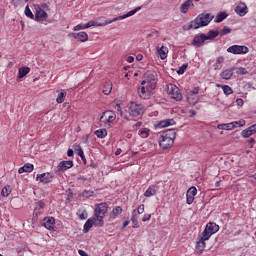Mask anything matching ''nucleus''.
I'll list each match as a JSON object with an SVG mask.
<instances>
[{
	"mask_svg": "<svg viewBox=\"0 0 256 256\" xmlns=\"http://www.w3.org/2000/svg\"><path fill=\"white\" fill-rule=\"evenodd\" d=\"M74 151H75L76 155H78V157H81V156H83L85 154L83 152V149L79 145H75L74 146Z\"/></svg>",
	"mask_w": 256,
	"mask_h": 256,
	"instance_id": "nucleus-46",
	"label": "nucleus"
},
{
	"mask_svg": "<svg viewBox=\"0 0 256 256\" xmlns=\"http://www.w3.org/2000/svg\"><path fill=\"white\" fill-rule=\"evenodd\" d=\"M126 61H127L128 63H133V61H135V58H134L133 56H128L127 59H126Z\"/></svg>",
	"mask_w": 256,
	"mask_h": 256,
	"instance_id": "nucleus-59",
	"label": "nucleus"
},
{
	"mask_svg": "<svg viewBox=\"0 0 256 256\" xmlns=\"http://www.w3.org/2000/svg\"><path fill=\"white\" fill-rule=\"evenodd\" d=\"M112 90H113V85L111 84V82H106L103 86L104 95H110Z\"/></svg>",
	"mask_w": 256,
	"mask_h": 256,
	"instance_id": "nucleus-29",
	"label": "nucleus"
},
{
	"mask_svg": "<svg viewBox=\"0 0 256 256\" xmlns=\"http://www.w3.org/2000/svg\"><path fill=\"white\" fill-rule=\"evenodd\" d=\"M129 220H125L124 222H123V229H125V227H127L128 225H129Z\"/></svg>",
	"mask_w": 256,
	"mask_h": 256,
	"instance_id": "nucleus-63",
	"label": "nucleus"
},
{
	"mask_svg": "<svg viewBox=\"0 0 256 256\" xmlns=\"http://www.w3.org/2000/svg\"><path fill=\"white\" fill-rule=\"evenodd\" d=\"M143 213H145V205L144 204L140 205L136 210V215H138V216L143 215Z\"/></svg>",
	"mask_w": 256,
	"mask_h": 256,
	"instance_id": "nucleus-50",
	"label": "nucleus"
},
{
	"mask_svg": "<svg viewBox=\"0 0 256 256\" xmlns=\"http://www.w3.org/2000/svg\"><path fill=\"white\" fill-rule=\"evenodd\" d=\"M235 13L239 15V17H245L246 13H249V9L247 8V4L245 2H239L235 8Z\"/></svg>",
	"mask_w": 256,
	"mask_h": 256,
	"instance_id": "nucleus-13",
	"label": "nucleus"
},
{
	"mask_svg": "<svg viewBox=\"0 0 256 256\" xmlns=\"http://www.w3.org/2000/svg\"><path fill=\"white\" fill-rule=\"evenodd\" d=\"M121 213H123V209H121V207L116 206L113 210H112V215L113 218L115 219V217H117V215H121Z\"/></svg>",
	"mask_w": 256,
	"mask_h": 256,
	"instance_id": "nucleus-45",
	"label": "nucleus"
},
{
	"mask_svg": "<svg viewBox=\"0 0 256 256\" xmlns=\"http://www.w3.org/2000/svg\"><path fill=\"white\" fill-rule=\"evenodd\" d=\"M218 129H221L222 131H233V129H235V125H233V122L219 124Z\"/></svg>",
	"mask_w": 256,
	"mask_h": 256,
	"instance_id": "nucleus-25",
	"label": "nucleus"
},
{
	"mask_svg": "<svg viewBox=\"0 0 256 256\" xmlns=\"http://www.w3.org/2000/svg\"><path fill=\"white\" fill-rule=\"evenodd\" d=\"M195 195H197V188L195 186H192L188 189L186 193V203L188 205H191L193 201H195Z\"/></svg>",
	"mask_w": 256,
	"mask_h": 256,
	"instance_id": "nucleus-14",
	"label": "nucleus"
},
{
	"mask_svg": "<svg viewBox=\"0 0 256 256\" xmlns=\"http://www.w3.org/2000/svg\"><path fill=\"white\" fill-rule=\"evenodd\" d=\"M171 125H175V121L173 119L162 120L157 124L158 129H165V127H171Z\"/></svg>",
	"mask_w": 256,
	"mask_h": 256,
	"instance_id": "nucleus-21",
	"label": "nucleus"
},
{
	"mask_svg": "<svg viewBox=\"0 0 256 256\" xmlns=\"http://www.w3.org/2000/svg\"><path fill=\"white\" fill-rule=\"evenodd\" d=\"M93 225H95L97 227V221H95V218H89L85 224H84V228H83V233H89V231H91V228L93 227Z\"/></svg>",
	"mask_w": 256,
	"mask_h": 256,
	"instance_id": "nucleus-18",
	"label": "nucleus"
},
{
	"mask_svg": "<svg viewBox=\"0 0 256 256\" xmlns=\"http://www.w3.org/2000/svg\"><path fill=\"white\" fill-rule=\"evenodd\" d=\"M205 229L207 231H209L212 235H215V233H217V231H219V225H217L216 223L213 222H209Z\"/></svg>",
	"mask_w": 256,
	"mask_h": 256,
	"instance_id": "nucleus-22",
	"label": "nucleus"
},
{
	"mask_svg": "<svg viewBox=\"0 0 256 256\" xmlns=\"http://www.w3.org/2000/svg\"><path fill=\"white\" fill-rule=\"evenodd\" d=\"M86 28V24H78L73 28V31H83Z\"/></svg>",
	"mask_w": 256,
	"mask_h": 256,
	"instance_id": "nucleus-52",
	"label": "nucleus"
},
{
	"mask_svg": "<svg viewBox=\"0 0 256 256\" xmlns=\"http://www.w3.org/2000/svg\"><path fill=\"white\" fill-rule=\"evenodd\" d=\"M177 137V132L175 129H168L164 131L158 140L161 149H169L175 144V138Z\"/></svg>",
	"mask_w": 256,
	"mask_h": 256,
	"instance_id": "nucleus-2",
	"label": "nucleus"
},
{
	"mask_svg": "<svg viewBox=\"0 0 256 256\" xmlns=\"http://www.w3.org/2000/svg\"><path fill=\"white\" fill-rule=\"evenodd\" d=\"M71 167H73V161L68 160V161H61L58 164V171H61L62 173H65V171H67L68 169H71Z\"/></svg>",
	"mask_w": 256,
	"mask_h": 256,
	"instance_id": "nucleus-17",
	"label": "nucleus"
},
{
	"mask_svg": "<svg viewBox=\"0 0 256 256\" xmlns=\"http://www.w3.org/2000/svg\"><path fill=\"white\" fill-rule=\"evenodd\" d=\"M136 59H137L138 61H143V54H138V55L136 56Z\"/></svg>",
	"mask_w": 256,
	"mask_h": 256,
	"instance_id": "nucleus-62",
	"label": "nucleus"
},
{
	"mask_svg": "<svg viewBox=\"0 0 256 256\" xmlns=\"http://www.w3.org/2000/svg\"><path fill=\"white\" fill-rule=\"evenodd\" d=\"M114 109H115V111L118 112V115H120V117H123L124 119H126V121H129V116H127V115L123 116V111H121V105L120 104H116Z\"/></svg>",
	"mask_w": 256,
	"mask_h": 256,
	"instance_id": "nucleus-40",
	"label": "nucleus"
},
{
	"mask_svg": "<svg viewBox=\"0 0 256 256\" xmlns=\"http://www.w3.org/2000/svg\"><path fill=\"white\" fill-rule=\"evenodd\" d=\"M95 135L96 137H98L99 139H105L106 135H107V130L106 129H99L95 131Z\"/></svg>",
	"mask_w": 256,
	"mask_h": 256,
	"instance_id": "nucleus-34",
	"label": "nucleus"
},
{
	"mask_svg": "<svg viewBox=\"0 0 256 256\" xmlns=\"http://www.w3.org/2000/svg\"><path fill=\"white\" fill-rule=\"evenodd\" d=\"M225 61V58L223 56H220L216 59V66L219 67V65H221V63H223Z\"/></svg>",
	"mask_w": 256,
	"mask_h": 256,
	"instance_id": "nucleus-53",
	"label": "nucleus"
},
{
	"mask_svg": "<svg viewBox=\"0 0 256 256\" xmlns=\"http://www.w3.org/2000/svg\"><path fill=\"white\" fill-rule=\"evenodd\" d=\"M145 79L146 80L142 81V85H148L152 89L157 87V74L155 72H146Z\"/></svg>",
	"mask_w": 256,
	"mask_h": 256,
	"instance_id": "nucleus-8",
	"label": "nucleus"
},
{
	"mask_svg": "<svg viewBox=\"0 0 256 256\" xmlns=\"http://www.w3.org/2000/svg\"><path fill=\"white\" fill-rule=\"evenodd\" d=\"M227 52L232 53L233 55H247V53H249V48L247 46L232 45L227 48Z\"/></svg>",
	"mask_w": 256,
	"mask_h": 256,
	"instance_id": "nucleus-9",
	"label": "nucleus"
},
{
	"mask_svg": "<svg viewBox=\"0 0 256 256\" xmlns=\"http://www.w3.org/2000/svg\"><path fill=\"white\" fill-rule=\"evenodd\" d=\"M169 53V48L162 46L161 48H158V55L160 59H167V55Z\"/></svg>",
	"mask_w": 256,
	"mask_h": 256,
	"instance_id": "nucleus-24",
	"label": "nucleus"
},
{
	"mask_svg": "<svg viewBox=\"0 0 256 256\" xmlns=\"http://www.w3.org/2000/svg\"><path fill=\"white\" fill-rule=\"evenodd\" d=\"M125 111L128 113L129 117H141L143 113H145V107L136 102H130L125 107Z\"/></svg>",
	"mask_w": 256,
	"mask_h": 256,
	"instance_id": "nucleus-5",
	"label": "nucleus"
},
{
	"mask_svg": "<svg viewBox=\"0 0 256 256\" xmlns=\"http://www.w3.org/2000/svg\"><path fill=\"white\" fill-rule=\"evenodd\" d=\"M67 155H68L69 157H73V155H75L73 149L69 148L68 151H67Z\"/></svg>",
	"mask_w": 256,
	"mask_h": 256,
	"instance_id": "nucleus-58",
	"label": "nucleus"
},
{
	"mask_svg": "<svg viewBox=\"0 0 256 256\" xmlns=\"http://www.w3.org/2000/svg\"><path fill=\"white\" fill-rule=\"evenodd\" d=\"M33 171V164L27 163L23 167H20L18 173L21 175L23 173H31Z\"/></svg>",
	"mask_w": 256,
	"mask_h": 256,
	"instance_id": "nucleus-23",
	"label": "nucleus"
},
{
	"mask_svg": "<svg viewBox=\"0 0 256 256\" xmlns=\"http://www.w3.org/2000/svg\"><path fill=\"white\" fill-rule=\"evenodd\" d=\"M188 64H183L177 71L178 75H183L187 71Z\"/></svg>",
	"mask_w": 256,
	"mask_h": 256,
	"instance_id": "nucleus-51",
	"label": "nucleus"
},
{
	"mask_svg": "<svg viewBox=\"0 0 256 256\" xmlns=\"http://www.w3.org/2000/svg\"><path fill=\"white\" fill-rule=\"evenodd\" d=\"M191 5H193V2L191 0H187L185 3H183L180 6L181 13H187V11H189V7H191Z\"/></svg>",
	"mask_w": 256,
	"mask_h": 256,
	"instance_id": "nucleus-27",
	"label": "nucleus"
},
{
	"mask_svg": "<svg viewBox=\"0 0 256 256\" xmlns=\"http://www.w3.org/2000/svg\"><path fill=\"white\" fill-rule=\"evenodd\" d=\"M117 119V115L113 111H105L103 115L100 117L101 123H113Z\"/></svg>",
	"mask_w": 256,
	"mask_h": 256,
	"instance_id": "nucleus-10",
	"label": "nucleus"
},
{
	"mask_svg": "<svg viewBox=\"0 0 256 256\" xmlns=\"http://www.w3.org/2000/svg\"><path fill=\"white\" fill-rule=\"evenodd\" d=\"M77 215L79 219L85 220L89 217V214L87 213V210L85 209H79L77 212Z\"/></svg>",
	"mask_w": 256,
	"mask_h": 256,
	"instance_id": "nucleus-35",
	"label": "nucleus"
},
{
	"mask_svg": "<svg viewBox=\"0 0 256 256\" xmlns=\"http://www.w3.org/2000/svg\"><path fill=\"white\" fill-rule=\"evenodd\" d=\"M190 117H195V115H197V112H195V110H190Z\"/></svg>",
	"mask_w": 256,
	"mask_h": 256,
	"instance_id": "nucleus-61",
	"label": "nucleus"
},
{
	"mask_svg": "<svg viewBox=\"0 0 256 256\" xmlns=\"http://www.w3.org/2000/svg\"><path fill=\"white\" fill-rule=\"evenodd\" d=\"M41 225L48 229L49 231L53 230L55 227V218L53 217H46L43 219Z\"/></svg>",
	"mask_w": 256,
	"mask_h": 256,
	"instance_id": "nucleus-16",
	"label": "nucleus"
},
{
	"mask_svg": "<svg viewBox=\"0 0 256 256\" xmlns=\"http://www.w3.org/2000/svg\"><path fill=\"white\" fill-rule=\"evenodd\" d=\"M109 211V205L107 203H100L95 205L93 218L96 221V227H103L105 225V215H107V212Z\"/></svg>",
	"mask_w": 256,
	"mask_h": 256,
	"instance_id": "nucleus-3",
	"label": "nucleus"
},
{
	"mask_svg": "<svg viewBox=\"0 0 256 256\" xmlns=\"http://www.w3.org/2000/svg\"><path fill=\"white\" fill-rule=\"evenodd\" d=\"M65 97H67V92L65 90H61L56 98V102L61 104L65 101Z\"/></svg>",
	"mask_w": 256,
	"mask_h": 256,
	"instance_id": "nucleus-31",
	"label": "nucleus"
},
{
	"mask_svg": "<svg viewBox=\"0 0 256 256\" xmlns=\"http://www.w3.org/2000/svg\"><path fill=\"white\" fill-rule=\"evenodd\" d=\"M157 194V188L155 185L149 186L148 189L145 191L144 196L146 197H153V195Z\"/></svg>",
	"mask_w": 256,
	"mask_h": 256,
	"instance_id": "nucleus-26",
	"label": "nucleus"
},
{
	"mask_svg": "<svg viewBox=\"0 0 256 256\" xmlns=\"http://www.w3.org/2000/svg\"><path fill=\"white\" fill-rule=\"evenodd\" d=\"M205 241L207 240H203V238H200L199 241H197L196 243L197 249H199L200 251H203V249H205L206 247Z\"/></svg>",
	"mask_w": 256,
	"mask_h": 256,
	"instance_id": "nucleus-43",
	"label": "nucleus"
},
{
	"mask_svg": "<svg viewBox=\"0 0 256 256\" xmlns=\"http://www.w3.org/2000/svg\"><path fill=\"white\" fill-rule=\"evenodd\" d=\"M10 194H11V186L8 185L2 188V191H1L2 197H9Z\"/></svg>",
	"mask_w": 256,
	"mask_h": 256,
	"instance_id": "nucleus-41",
	"label": "nucleus"
},
{
	"mask_svg": "<svg viewBox=\"0 0 256 256\" xmlns=\"http://www.w3.org/2000/svg\"><path fill=\"white\" fill-rule=\"evenodd\" d=\"M120 153H123V150H121V148H118V149L115 151V155H119Z\"/></svg>",
	"mask_w": 256,
	"mask_h": 256,
	"instance_id": "nucleus-64",
	"label": "nucleus"
},
{
	"mask_svg": "<svg viewBox=\"0 0 256 256\" xmlns=\"http://www.w3.org/2000/svg\"><path fill=\"white\" fill-rule=\"evenodd\" d=\"M167 89L168 95L171 97V99H174L175 101L183 100V94H181V90H179V87H177L175 84H169Z\"/></svg>",
	"mask_w": 256,
	"mask_h": 256,
	"instance_id": "nucleus-7",
	"label": "nucleus"
},
{
	"mask_svg": "<svg viewBox=\"0 0 256 256\" xmlns=\"http://www.w3.org/2000/svg\"><path fill=\"white\" fill-rule=\"evenodd\" d=\"M141 11V6L136 7L134 10L129 11L128 13L115 17L112 20H106L105 22H97L95 20H91L86 24V29H90V27H106V25H111V23H115V21H121L123 19H127V17H133L135 13Z\"/></svg>",
	"mask_w": 256,
	"mask_h": 256,
	"instance_id": "nucleus-1",
	"label": "nucleus"
},
{
	"mask_svg": "<svg viewBox=\"0 0 256 256\" xmlns=\"http://www.w3.org/2000/svg\"><path fill=\"white\" fill-rule=\"evenodd\" d=\"M228 14H226V12H220L217 14L216 18H215V23H221L223 21H225V19H227Z\"/></svg>",
	"mask_w": 256,
	"mask_h": 256,
	"instance_id": "nucleus-30",
	"label": "nucleus"
},
{
	"mask_svg": "<svg viewBox=\"0 0 256 256\" xmlns=\"http://www.w3.org/2000/svg\"><path fill=\"white\" fill-rule=\"evenodd\" d=\"M47 17H48L47 12H45V10H43L41 8H38L36 10L34 19L36 21H45L47 19Z\"/></svg>",
	"mask_w": 256,
	"mask_h": 256,
	"instance_id": "nucleus-19",
	"label": "nucleus"
},
{
	"mask_svg": "<svg viewBox=\"0 0 256 256\" xmlns=\"http://www.w3.org/2000/svg\"><path fill=\"white\" fill-rule=\"evenodd\" d=\"M69 36L73 37V39H78L81 43L89 41V35L86 32L70 33Z\"/></svg>",
	"mask_w": 256,
	"mask_h": 256,
	"instance_id": "nucleus-15",
	"label": "nucleus"
},
{
	"mask_svg": "<svg viewBox=\"0 0 256 256\" xmlns=\"http://www.w3.org/2000/svg\"><path fill=\"white\" fill-rule=\"evenodd\" d=\"M219 31L217 30H210L206 35V40L208 39H215L216 37H219Z\"/></svg>",
	"mask_w": 256,
	"mask_h": 256,
	"instance_id": "nucleus-32",
	"label": "nucleus"
},
{
	"mask_svg": "<svg viewBox=\"0 0 256 256\" xmlns=\"http://www.w3.org/2000/svg\"><path fill=\"white\" fill-rule=\"evenodd\" d=\"M233 71H235V68L225 69L220 73L221 79H225L226 81H229L231 77H233Z\"/></svg>",
	"mask_w": 256,
	"mask_h": 256,
	"instance_id": "nucleus-20",
	"label": "nucleus"
},
{
	"mask_svg": "<svg viewBox=\"0 0 256 256\" xmlns=\"http://www.w3.org/2000/svg\"><path fill=\"white\" fill-rule=\"evenodd\" d=\"M223 93L224 95H233V88H231L229 85H222Z\"/></svg>",
	"mask_w": 256,
	"mask_h": 256,
	"instance_id": "nucleus-39",
	"label": "nucleus"
},
{
	"mask_svg": "<svg viewBox=\"0 0 256 256\" xmlns=\"http://www.w3.org/2000/svg\"><path fill=\"white\" fill-rule=\"evenodd\" d=\"M25 15L26 17H29V19H35V15H33V12L29 8V6L25 7Z\"/></svg>",
	"mask_w": 256,
	"mask_h": 256,
	"instance_id": "nucleus-47",
	"label": "nucleus"
},
{
	"mask_svg": "<svg viewBox=\"0 0 256 256\" xmlns=\"http://www.w3.org/2000/svg\"><path fill=\"white\" fill-rule=\"evenodd\" d=\"M236 73L237 75H247L249 73V70H247L246 68L244 67H239L237 70H236Z\"/></svg>",
	"mask_w": 256,
	"mask_h": 256,
	"instance_id": "nucleus-48",
	"label": "nucleus"
},
{
	"mask_svg": "<svg viewBox=\"0 0 256 256\" xmlns=\"http://www.w3.org/2000/svg\"><path fill=\"white\" fill-rule=\"evenodd\" d=\"M214 19L209 13L199 14L193 21L190 22L189 29H199L201 27H207Z\"/></svg>",
	"mask_w": 256,
	"mask_h": 256,
	"instance_id": "nucleus-4",
	"label": "nucleus"
},
{
	"mask_svg": "<svg viewBox=\"0 0 256 256\" xmlns=\"http://www.w3.org/2000/svg\"><path fill=\"white\" fill-rule=\"evenodd\" d=\"M247 143H248V147H249L250 149H253V144L255 143V139H254V138H250V139L247 141Z\"/></svg>",
	"mask_w": 256,
	"mask_h": 256,
	"instance_id": "nucleus-54",
	"label": "nucleus"
},
{
	"mask_svg": "<svg viewBox=\"0 0 256 256\" xmlns=\"http://www.w3.org/2000/svg\"><path fill=\"white\" fill-rule=\"evenodd\" d=\"M242 137H244V139H248V137H251V135H255L253 130L250 129V127H248L247 129L243 130L241 132Z\"/></svg>",
	"mask_w": 256,
	"mask_h": 256,
	"instance_id": "nucleus-36",
	"label": "nucleus"
},
{
	"mask_svg": "<svg viewBox=\"0 0 256 256\" xmlns=\"http://www.w3.org/2000/svg\"><path fill=\"white\" fill-rule=\"evenodd\" d=\"M36 181H39V183L47 185V183H51V181H53V175H51V173L49 172L38 174L36 177Z\"/></svg>",
	"mask_w": 256,
	"mask_h": 256,
	"instance_id": "nucleus-12",
	"label": "nucleus"
},
{
	"mask_svg": "<svg viewBox=\"0 0 256 256\" xmlns=\"http://www.w3.org/2000/svg\"><path fill=\"white\" fill-rule=\"evenodd\" d=\"M93 195H95L93 190H84L81 194V197H84V199H89V197H93Z\"/></svg>",
	"mask_w": 256,
	"mask_h": 256,
	"instance_id": "nucleus-42",
	"label": "nucleus"
},
{
	"mask_svg": "<svg viewBox=\"0 0 256 256\" xmlns=\"http://www.w3.org/2000/svg\"><path fill=\"white\" fill-rule=\"evenodd\" d=\"M231 33V29L227 26H224L222 30L219 31L220 37H225V35H229Z\"/></svg>",
	"mask_w": 256,
	"mask_h": 256,
	"instance_id": "nucleus-44",
	"label": "nucleus"
},
{
	"mask_svg": "<svg viewBox=\"0 0 256 256\" xmlns=\"http://www.w3.org/2000/svg\"><path fill=\"white\" fill-rule=\"evenodd\" d=\"M212 235L213 234H211L210 231L205 228L200 236V239H203L204 241H209Z\"/></svg>",
	"mask_w": 256,
	"mask_h": 256,
	"instance_id": "nucleus-33",
	"label": "nucleus"
},
{
	"mask_svg": "<svg viewBox=\"0 0 256 256\" xmlns=\"http://www.w3.org/2000/svg\"><path fill=\"white\" fill-rule=\"evenodd\" d=\"M197 93H199V87H195V88L192 90V94H193V95H197Z\"/></svg>",
	"mask_w": 256,
	"mask_h": 256,
	"instance_id": "nucleus-60",
	"label": "nucleus"
},
{
	"mask_svg": "<svg viewBox=\"0 0 256 256\" xmlns=\"http://www.w3.org/2000/svg\"><path fill=\"white\" fill-rule=\"evenodd\" d=\"M138 219H139V215L137 214V210H133L131 221H132L133 225H135V227H137V225H139Z\"/></svg>",
	"mask_w": 256,
	"mask_h": 256,
	"instance_id": "nucleus-37",
	"label": "nucleus"
},
{
	"mask_svg": "<svg viewBox=\"0 0 256 256\" xmlns=\"http://www.w3.org/2000/svg\"><path fill=\"white\" fill-rule=\"evenodd\" d=\"M205 41H207V35L205 34L196 35L192 40V45L194 47H203L205 45Z\"/></svg>",
	"mask_w": 256,
	"mask_h": 256,
	"instance_id": "nucleus-11",
	"label": "nucleus"
},
{
	"mask_svg": "<svg viewBox=\"0 0 256 256\" xmlns=\"http://www.w3.org/2000/svg\"><path fill=\"white\" fill-rule=\"evenodd\" d=\"M232 124L234 125V129L236 127H245V120L234 121Z\"/></svg>",
	"mask_w": 256,
	"mask_h": 256,
	"instance_id": "nucleus-49",
	"label": "nucleus"
},
{
	"mask_svg": "<svg viewBox=\"0 0 256 256\" xmlns=\"http://www.w3.org/2000/svg\"><path fill=\"white\" fill-rule=\"evenodd\" d=\"M153 90H155V88H152L148 84L143 85V82H141V85L138 87V95L140 99H151Z\"/></svg>",
	"mask_w": 256,
	"mask_h": 256,
	"instance_id": "nucleus-6",
	"label": "nucleus"
},
{
	"mask_svg": "<svg viewBox=\"0 0 256 256\" xmlns=\"http://www.w3.org/2000/svg\"><path fill=\"white\" fill-rule=\"evenodd\" d=\"M43 207H45V204L43 202H38L35 211H37V209H43Z\"/></svg>",
	"mask_w": 256,
	"mask_h": 256,
	"instance_id": "nucleus-57",
	"label": "nucleus"
},
{
	"mask_svg": "<svg viewBox=\"0 0 256 256\" xmlns=\"http://www.w3.org/2000/svg\"><path fill=\"white\" fill-rule=\"evenodd\" d=\"M149 133H151V130L148 128H143L139 131V135L142 139H147V137H149Z\"/></svg>",
	"mask_w": 256,
	"mask_h": 256,
	"instance_id": "nucleus-38",
	"label": "nucleus"
},
{
	"mask_svg": "<svg viewBox=\"0 0 256 256\" xmlns=\"http://www.w3.org/2000/svg\"><path fill=\"white\" fill-rule=\"evenodd\" d=\"M29 71H31V69L29 67L19 68L18 79H23V77H25V75H27L29 73Z\"/></svg>",
	"mask_w": 256,
	"mask_h": 256,
	"instance_id": "nucleus-28",
	"label": "nucleus"
},
{
	"mask_svg": "<svg viewBox=\"0 0 256 256\" xmlns=\"http://www.w3.org/2000/svg\"><path fill=\"white\" fill-rule=\"evenodd\" d=\"M243 99H241V98H237L236 99V104L238 105V107H243Z\"/></svg>",
	"mask_w": 256,
	"mask_h": 256,
	"instance_id": "nucleus-56",
	"label": "nucleus"
},
{
	"mask_svg": "<svg viewBox=\"0 0 256 256\" xmlns=\"http://www.w3.org/2000/svg\"><path fill=\"white\" fill-rule=\"evenodd\" d=\"M151 219V214H144L142 221L145 223V221H149Z\"/></svg>",
	"mask_w": 256,
	"mask_h": 256,
	"instance_id": "nucleus-55",
	"label": "nucleus"
}]
</instances>
